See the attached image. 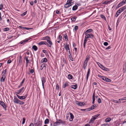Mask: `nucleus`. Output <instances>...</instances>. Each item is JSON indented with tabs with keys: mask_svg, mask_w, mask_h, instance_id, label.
Wrapping results in <instances>:
<instances>
[{
	"mask_svg": "<svg viewBox=\"0 0 126 126\" xmlns=\"http://www.w3.org/2000/svg\"><path fill=\"white\" fill-rule=\"evenodd\" d=\"M45 44V42L44 41H42L40 42L39 43V45H42Z\"/></svg>",
	"mask_w": 126,
	"mask_h": 126,
	"instance_id": "nucleus-37",
	"label": "nucleus"
},
{
	"mask_svg": "<svg viewBox=\"0 0 126 126\" xmlns=\"http://www.w3.org/2000/svg\"><path fill=\"white\" fill-rule=\"evenodd\" d=\"M11 62V61L10 60L8 61L7 63H10Z\"/></svg>",
	"mask_w": 126,
	"mask_h": 126,
	"instance_id": "nucleus-63",
	"label": "nucleus"
},
{
	"mask_svg": "<svg viewBox=\"0 0 126 126\" xmlns=\"http://www.w3.org/2000/svg\"><path fill=\"white\" fill-rule=\"evenodd\" d=\"M98 102L99 103H100L101 102V100L100 98H98Z\"/></svg>",
	"mask_w": 126,
	"mask_h": 126,
	"instance_id": "nucleus-45",
	"label": "nucleus"
},
{
	"mask_svg": "<svg viewBox=\"0 0 126 126\" xmlns=\"http://www.w3.org/2000/svg\"><path fill=\"white\" fill-rule=\"evenodd\" d=\"M68 86V83L67 82H65L63 85V88H65L66 87Z\"/></svg>",
	"mask_w": 126,
	"mask_h": 126,
	"instance_id": "nucleus-30",
	"label": "nucleus"
},
{
	"mask_svg": "<svg viewBox=\"0 0 126 126\" xmlns=\"http://www.w3.org/2000/svg\"><path fill=\"white\" fill-rule=\"evenodd\" d=\"M13 102L15 103L19 104L20 105L23 104L24 103V102H22L16 97L14 98L13 99Z\"/></svg>",
	"mask_w": 126,
	"mask_h": 126,
	"instance_id": "nucleus-1",
	"label": "nucleus"
},
{
	"mask_svg": "<svg viewBox=\"0 0 126 126\" xmlns=\"http://www.w3.org/2000/svg\"><path fill=\"white\" fill-rule=\"evenodd\" d=\"M96 106L94 105H93L91 108H89L88 109H87L86 110V111H90V110L94 109L95 107H96Z\"/></svg>",
	"mask_w": 126,
	"mask_h": 126,
	"instance_id": "nucleus-13",
	"label": "nucleus"
},
{
	"mask_svg": "<svg viewBox=\"0 0 126 126\" xmlns=\"http://www.w3.org/2000/svg\"><path fill=\"white\" fill-rule=\"evenodd\" d=\"M26 13H27V11L25 12H24V13H23V14H21V15L22 16H25L26 14Z\"/></svg>",
	"mask_w": 126,
	"mask_h": 126,
	"instance_id": "nucleus-47",
	"label": "nucleus"
},
{
	"mask_svg": "<svg viewBox=\"0 0 126 126\" xmlns=\"http://www.w3.org/2000/svg\"><path fill=\"white\" fill-rule=\"evenodd\" d=\"M104 45L105 46H106L108 45V43L107 42H105L104 43Z\"/></svg>",
	"mask_w": 126,
	"mask_h": 126,
	"instance_id": "nucleus-51",
	"label": "nucleus"
},
{
	"mask_svg": "<svg viewBox=\"0 0 126 126\" xmlns=\"http://www.w3.org/2000/svg\"><path fill=\"white\" fill-rule=\"evenodd\" d=\"M49 122V120L47 119L45 120V124H48V123Z\"/></svg>",
	"mask_w": 126,
	"mask_h": 126,
	"instance_id": "nucleus-34",
	"label": "nucleus"
},
{
	"mask_svg": "<svg viewBox=\"0 0 126 126\" xmlns=\"http://www.w3.org/2000/svg\"><path fill=\"white\" fill-rule=\"evenodd\" d=\"M34 72V71L33 70V69H31L30 70V73H33Z\"/></svg>",
	"mask_w": 126,
	"mask_h": 126,
	"instance_id": "nucleus-58",
	"label": "nucleus"
},
{
	"mask_svg": "<svg viewBox=\"0 0 126 126\" xmlns=\"http://www.w3.org/2000/svg\"><path fill=\"white\" fill-rule=\"evenodd\" d=\"M97 63L99 66L103 70L107 71L108 70V69L104 66L103 65L101 64L100 63L98 62Z\"/></svg>",
	"mask_w": 126,
	"mask_h": 126,
	"instance_id": "nucleus-4",
	"label": "nucleus"
},
{
	"mask_svg": "<svg viewBox=\"0 0 126 126\" xmlns=\"http://www.w3.org/2000/svg\"><path fill=\"white\" fill-rule=\"evenodd\" d=\"M87 38L85 37L84 40V43H83V47H84L85 48V44L86 43V42L87 41Z\"/></svg>",
	"mask_w": 126,
	"mask_h": 126,
	"instance_id": "nucleus-22",
	"label": "nucleus"
},
{
	"mask_svg": "<svg viewBox=\"0 0 126 126\" xmlns=\"http://www.w3.org/2000/svg\"><path fill=\"white\" fill-rule=\"evenodd\" d=\"M21 57L20 56L18 60V64L19 65H20L22 63Z\"/></svg>",
	"mask_w": 126,
	"mask_h": 126,
	"instance_id": "nucleus-16",
	"label": "nucleus"
},
{
	"mask_svg": "<svg viewBox=\"0 0 126 126\" xmlns=\"http://www.w3.org/2000/svg\"><path fill=\"white\" fill-rule=\"evenodd\" d=\"M56 89L58 90H59V86L57 84L56 85Z\"/></svg>",
	"mask_w": 126,
	"mask_h": 126,
	"instance_id": "nucleus-50",
	"label": "nucleus"
},
{
	"mask_svg": "<svg viewBox=\"0 0 126 126\" xmlns=\"http://www.w3.org/2000/svg\"><path fill=\"white\" fill-rule=\"evenodd\" d=\"M56 14H59V12L58 10H57L56 11Z\"/></svg>",
	"mask_w": 126,
	"mask_h": 126,
	"instance_id": "nucleus-64",
	"label": "nucleus"
},
{
	"mask_svg": "<svg viewBox=\"0 0 126 126\" xmlns=\"http://www.w3.org/2000/svg\"><path fill=\"white\" fill-rule=\"evenodd\" d=\"M74 30L75 31H76L78 29V27L77 26H75L74 28Z\"/></svg>",
	"mask_w": 126,
	"mask_h": 126,
	"instance_id": "nucleus-49",
	"label": "nucleus"
},
{
	"mask_svg": "<svg viewBox=\"0 0 126 126\" xmlns=\"http://www.w3.org/2000/svg\"><path fill=\"white\" fill-rule=\"evenodd\" d=\"M32 48L35 51H36L37 49V47L35 45L33 46L32 47Z\"/></svg>",
	"mask_w": 126,
	"mask_h": 126,
	"instance_id": "nucleus-26",
	"label": "nucleus"
},
{
	"mask_svg": "<svg viewBox=\"0 0 126 126\" xmlns=\"http://www.w3.org/2000/svg\"><path fill=\"white\" fill-rule=\"evenodd\" d=\"M92 30L91 29H89L88 30H87L86 32H85V34H88V33L90 32H91L92 31Z\"/></svg>",
	"mask_w": 126,
	"mask_h": 126,
	"instance_id": "nucleus-20",
	"label": "nucleus"
},
{
	"mask_svg": "<svg viewBox=\"0 0 126 126\" xmlns=\"http://www.w3.org/2000/svg\"><path fill=\"white\" fill-rule=\"evenodd\" d=\"M111 120V118L110 117H108L105 120V122H109Z\"/></svg>",
	"mask_w": 126,
	"mask_h": 126,
	"instance_id": "nucleus-19",
	"label": "nucleus"
},
{
	"mask_svg": "<svg viewBox=\"0 0 126 126\" xmlns=\"http://www.w3.org/2000/svg\"><path fill=\"white\" fill-rule=\"evenodd\" d=\"M17 96L21 100H23L25 99L27 96V95H26L24 96H20L18 95L17 94Z\"/></svg>",
	"mask_w": 126,
	"mask_h": 126,
	"instance_id": "nucleus-7",
	"label": "nucleus"
},
{
	"mask_svg": "<svg viewBox=\"0 0 126 126\" xmlns=\"http://www.w3.org/2000/svg\"><path fill=\"white\" fill-rule=\"evenodd\" d=\"M62 123V121H61V120H58V121L56 122H55L54 124V125H58L60 124H61Z\"/></svg>",
	"mask_w": 126,
	"mask_h": 126,
	"instance_id": "nucleus-12",
	"label": "nucleus"
},
{
	"mask_svg": "<svg viewBox=\"0 0 126 126\" xmlns=\"http://www.w3.org/2000/svg\"><path fill=\"white\" fill-rule=\"evenodd\" d=\"M65 48L66 51H68L69 53V55H70L71 54L70 53V50L69 47V45H67L65 46Z\"/></svg>",
	"mask_w": 126,
	"mask_h": 126,
	"instance_id": "nucleus-6",
	"label": "nucleus"
},
{
	"mask_svg": "<svg viewBox=\"0 0 126 126\" xmlns=\"http://www.w3.org/2000/svg\"><path fill=\"white\" fill-rule=\"evenodd\" d=\"M30 39H25V41H23V42H21V44H24V43H26Z\"/></svg>",
	"mask_w": 126,
	"mask_h": 126,
	"instance_id": "nucleus-33",
	"label": "nucleus"
},
{
	"mask_svg": "<svg viewBox=\"0 0 126 126\" xmlns=\"http://www.w3.org/2000/svg\"><path fill=\"white\" fill-rule=\"evenodd\" d=\"M25 118H23L22 123V124H24V123L25 122Z\"/></svg>",
	"mask_w": 126,
	"mask_h": 126,
	"instance_id": "nucleus-52",
	"label": "nucleus"
},
{
	"mask_svg": "<svg viewBox=\"0 0 126 126\" xmlns=\"http://www.w3.org/2000/svg\"><path fill=\"white\" fill-rule=\"evenodd\" d=\"M59 39L61 40V39H62V36L61 35H60L59 36Z\"/></svg>",
	"mask_w": 126,
	"mask_h": 126,
	"instance_id": "nucleus-57",
	"label": "nucleus"
},
{
	"mask_svg": "<svg viewBox=\"0 0 126 126\" xmlns=\"http://www.w3.org/2000/svg\"><path fill=\"white\" fill-rule=\"evenodd\" d=\"M3 8V6L2 4L0 5V10H1Z\"/></svg>",
	"mask_w": 126,
	"mask_h": 126,
	"instance_id": "nucleus-46",
	"label": "nucleus"
},
{
	"mask_svg": "<svg viewBox=\"0 0 126 126\" xmlns=\"http://www.w3.org/2000/svg\"><path fill=\"white\" fill-rule=\"evenodd\" d=\"M100 16L102 18L104 19L105 20H106V18L104 15H101Z\"/></svg>",
	"mask_w": 126,
	"mask_h": 126,
	"instance_id": "nucleus-41",
	"label": "nucleus"
},
{
	"mask_svg": "<svg viewBox=\"0 0 126 126\" xmlns=\"http://www.w3.org/2000/svg\"><path fill=\"white\" fill-rule=\"evenodd\" d=\"M47 60L46 58H45L42 59L41 60V62L42 63L46 62H47Z\"/></svg>",
	"mask_w": 126,
	"mask_h": 126,
	"instance_id": "nucleus-25",
	"label": "nucleus"
},
{
	"mask_svg": "<svg viewBox=\"0 0 126 126\" xmlns=\"http://www.w3.org/2000/svg\"><path fill=\"white\" fill-rule=\"evenodd\" d=\"M9 29L8 28H5L4 29V31H9Z\"/></svg>",
	"mask_w": 126,
	"mask_h": 126,
	"instance_id": "nucleus-43",
	"label": "nucleus"
},
{
	"mask_svg": "<svg viewBox=\"0 0 126 126\" xmlns=\"http://www.w3.org/2000/svg\"><path fill=\"white\" fill-rule=\"evenodd\" d=\"M77 6V7L78 6L80 5V3H76L75 4Z\"/></svg>",
	"mask_w": 126,
	"mask_h": 126,
	"instance_id": "nucleus-61",
	"label": "nucleus"
},
{
	"mask_svg": "<svg viewBox=\"0 0 126 126\" xmlns=\"http://www.w3.org/2000/svg\"><path fill=\"white\" fill-rule=\"evenodd\" d=\"M23 28L24 29H25L27 30H29L30 29H32V28H27V27H23Z\"/></svg>",
	"mask_w": 126,
	"mask_h": 126,
	"instance_id": "nucleus-55",
	"label": "nucleus"
},
{
	"mask_svg": "<svg viewBox=\"0 0 126 126\" xmlns=\"http://www.w3.org/2000/svg\"><path fill=\"white\" fill-rule=\"evenodd\" d=\"M72 5V4L70 3V4L67 3L66 4L64 5V7L65 8H67Z\"/></svg>",
	"mask_w": 126,
	"mask_h": 126,
	"instance_id": "nucleus-23",
	"label": "nucleus"
},
{
	"mask_svg": "<svg viewBox=\"0 0 126 126\" xmlns=\"http://www.w3.org/2000/svg\"><path fill=\"white\" fill-rule=\"evenodd\" d=\"M72 0H68L67 2V3L70 4L71 3L72 4H72L73 3V2H72Z\"/></svg>",
	"mask_w": 126,
	"mask_h": 126,
	"instance_id": "nucleus-35",
	"label": "nucleus"
},
{
	"mask_svg": "<svg viewBox=\"0 0 126 126\" xmlns=\"http://www.w3.org/2000/svg\"><path fill=\"white\" fill-rule=\"evenodd\" d=\"M30 60H28V61L27 62H26V63H27V64L28 63H30Z\"/></svg>",
	"mask_w": 126,
	"mask_h": 126,
	"instance_id": "nucleus-60",
	"label": "nucleus"
},
{
	"mask_svg": "<svg viewBox=\"0 0 126 126\" xmlns=\"http://www.w3.org/2000/svg\"><path fill=\"white\" fill-rule=\"evenodd\" d=\"M123 5L120 2L118 5V7H120L121 6H122Z\"/></svg>",
	"mask_w": 126,
	"mask_h": 126,
	"instance_id": "nucleus-53",
	"label": "nucleus"
},
{
	"mask_svg": "<svg viewBox=\"0 0 126 126\" xmlns=\"http://www.w3.org/2000/svg\"><path fill=\"white\" fill-rule=\"evenodd\" d=\"M126 8V6H124L120 8L117 12L116 14L117 15V16H116V17H117L119 15V14L123 12L124 10Z\"/></svg>",
	"mask_w": 126,
	"mask_h": 126,
	"instance_id": "nucleus-3",
	"label": "nucleus"
},
{
	"mask_svg": "<svg viewBox=\"0 0 126 126\" xmlns=\"http://www.w3.org/2000/svg\"><path fill=\"white\" fill-rule=\"evenodd\" d=\"M100 115V114H97L95 115H94L93 117L94 118V119H95V120Z\"/></svg>",
	"mask_w": 126,
	"mask_h": 126,
	"instance_id": "nucleus-36",
	"label": "nucleus"
},
{
	"mask_svg": "<svg viewBox=\"0 0 126 126\" xmlns=\"http://www.w3.org/2000/svg\"><path fill=\"white\" fill-rule=\"evenodd\" d=\"M90 57L89 56H88V57H86L85 60L84 62L83 65V67L84 70H85L86 67L87 65V63L88 61L89 60Z\"/></svg>",
	"mask_w": 126,
	"mask_h": 126,
	"instance_id": "nucleus-2",
	"label": "nucleus"
},
{
	"mask_svg": "<svg viewBox=\"0 0 126 126\" xmlns=\"http://www.w3.org/2000/svg\"><path fill=\"white\" fill-rule=\"evenodd\" d=\"M122 125L123 126H126V120H125L122 123Z\"/></svg>",
	"mask_w": 126,
	"mask_h": 126,
	"instance_id": "nucleus-31",
	"label": "nucleus"
},
{
	"mask_svg": "<svg viewBox=\"0 0 126 126\" xmlns=\"http://www.w3.org/2000/svg\"><path fill=\"white\" fill-rule=\"evenodd\" d=\"M25 80V79L24 78L23 79V80H22V81L21 82L20 84V86H21L22 85L23 83V82Z\"/></svg>",
	"mask_w": 126,
	"mask_h": 126,
	"instance_id": "nucleus-44",
	"label": "nucleus"
},
{
	"mask_svg": "<svg viewBox=\"0 0 126 126\" xmlns=\"http://www.w3.org/2000/svg\"><path fill=\"white\" fill-rule=\"evenodd\" d=\"M76 104L79 106H82L85 105V103H83V102H77L76 103Z\"/></svg>",
	"mask_w": 126,
	"mask_h": 126,
	"instance_id": "nucleus-11",
	"label": "nucleus"
},
{
	"mask_svg": "<svg viewBox=\"0 0 126 126\" xmlns=\"http://www.w3.org/2000/svg\"><path fill=\"white\" fill-rule=\"evenodd\" d=\"M2 77L0 79V81L1 82H3L4 81L6 76L4 74H2Z\"/></svg>",
	"mask_w": 126,
	"mask_h": 126,
	"instance_id": "nucleus-15",
	"label": "nucleus"
},
{
	"mask_svg": "<svg viewBox=\"0 0 126 126\" xmlns=\"http://www.w3.org/2000/svg\"><path fill=\"white\" fill-rule=\"evenodd\" d=\"M68 78L69 79H72V76L70 74H69L68 76Z\"/></svg>",
	"mask_w": 126,
	"mask_h": 126,
	"instance_id": "nucleus-40",
	"label": "nucleus"
},
{
	"mask_svg": "<svg viewBox=\"0 0 126 126\" xmlns=\"http://www.w3.org/2000/svg\"><path fill=\"white\" fill-rule=\"evenodd\" d=\"M102 79L104 80L107 82H110L111 81V80L108 78L104 77H102Z\"/></svg>",
	"mask_w": 126,
	"mask_h": 126,
	"instance_id": "nucleus-9",
	"label": "nucleus"
},
{
	"mask_svg": "<svg viewBox=\"0 0 126 126\" xmlns=\"http://www.w3.org/2000/svg\"><path fill=\"white\" fill-rule=\"evenodd\" d=\"M90 68H89L88 70V71L87 73V77H86V81L88 80V77L89 76L90 74Z\"/></svg>",
	"mask_w": 126,
	"mask_h": 126,
	"instance_id": "nucleus-18",
	"label": "nucleus"
},
{
	"mask_svg": "<svg viewBox=\"0 0 126 126\" xmlns=\"http://www.w3.org/2000/svg\"><path fill=\"white\" fill-rule=\"evenodd\" d=\"M0 104L5 109V110H6V106L4 103L2 101H0Z\"/></svg>",
	"mask_w": 126,
	"mask_h": 126,
	"instance_id": "nucleus-8",
	"label": "nucleus"
},
{
	"mask_svg": "<svg viewBox=\"0 0 126 126\" xmlns=\"http://www.w3.org/2000/svg\"><path fill=\"white\" fill-rule=\"evenodd\" d=\"M95 120V119H94V118L92 117L91 119L90 120V122H89V123H93V122L94 121V120Z\"/></svg>",
	"mask_w": 126,
	"mask_h": 126,
	"instance_id": "nucleus-32",
	"label": "nucleus"
},
{
	"mask_svg": "<svg viewBox=\"0 0 126 126\" xmlns=\"http://www.w3.org/2000/svg\"><path fill=\"white\" fill-rule=\"evenodd\" d=\"M78 8V7L76 5L73 6L72 8V10L73 11L76 10Z\"/></svg>",
	"mask_w": 126,
	"mask_h": 126,
	"instance_id": "nucleus-29",
	"label": "nucleus"
},
{
	"mask_svg": "<svg viewBox=\"0 0 126 126\" xmlns=\"http://www.w3.org/2000/svg\"><path fill=\"white\" fill-rule=\"evenodd\" d=\"M70 118H69V120L70 121H73V119L74 118V116L71 113H70Z\"/></svg>",
	"mask_w": 126,
	"mask_h": 126,
	"instance_id": "nucleus-17",
	"label": "nucleus"
},
{
	"mask_svg": "<svg viewBox=\"0 0 126 126\" xmlns=\"http://www.w3.org/2000/svg\"><path fill=\"white\" fill-rule=\"evenodd\" d=\"M42 86L43 88L44 87V84L46 82V80L45 78L44 77H43L41 79Z\"/></svg>",
	"mask_w": 126,
	"mask_h": 126,
	"instance_id": "nucleus-10",
	"label": "nucleus"
},
{
	"mask_svg": "<svg viewBox=\"0 0 126 126\" xmlns=\"http://www.w3.org/2000/svg\"><path fill=\"white\" fill-rule=\"evenodd\" d=\"M30 4L31 5H32L33 4V1H31L30 2Z\"/></svg>",
	"mask_w": 126,
	"mask_h": 126,
	"instance_id": "nucleus-62",
	"label": "nucleus"
},
{
	"mask_svg": "<svg viewBox=\"0 0 126 126\" xmlns=\"http://www.w3.org/2000/svg\"><path fill=\"white\" fill-rule=\"evenodd\" d=\"M64 37L65 38V40L66 41H67L68 40L67 35V33L64 34Z\"/></svg>",
	"mask_w": 126,
	"mask_h": 126,
	"instance_id": "nucleus-21",
	"label": "nucleus"
},
{
	"mask_svg": "<svg viewBox=\"0 0 126 126\" xmlns=\"http://www.w3.org/2000/svg\"><path fill=\"white\" fill-rule=\"evenodd\" d=\"M76 18H77L76 17V16H75L73 17L72 18H71V20L72 21H75L76 20Z\"/></svg>",
	"mask_w": 126,
	"mask_h": 126,
	"instance_id": "nucleus-38",
	"label": "nucleus"
},
{
	"mask_svg": "<svg viewBox=\"0 0 126 126\" xmlns=\"http://www.w3.org/2000/svg\"><path fill=\"white\" fill-rule=\"evenodd\" d=\"M46 65L44 63L42 64L41 65L40 67V69L41 70H42L43 69L44 67L45 66H46L45 65Z\"/></svg>",
	"mask_w": 126,
	"mask_h": 126,
	"instance_id": "nucleus-27",
	"label": "nucleus"
},
{
	"mask_svg": "<svg viewBox=\"0 0 126 126\" xmlns=\"http://www.w3.org/2000/svg\"><path fill=\"white\" fill-rule=\"evenodd\" d=\"M112 101L115 103H119V102L118 101L116 100H112Z\"/></svg>",
	"mask_w": 126,
	"mask_h": 126,
	"instance_id": "nucleus-48",
	"label": "nucleus"
},
{
	"mask_svg": "<svg viewBox=\"0 0 126 126\" xmlns=\"http://www.w3.org/2000/svg\"><path fill=\"white\" fill-rule=\"evenodd\" d=\"M71 87L74 89H76L77 88V85L76 84L75 85H72L71 86Z\"/></svg>",
	"mask_w": 126,
	"mask_h": 126,
	"instance_id": "nucleus-24",
	"label": "nucleus"
},
{
	"mask_svg": "<svg viewBox=\"0 0 126 126\" xmlns=\"http://www.w3.org/2000/svg\"><path fill=\"white\" fill-rule=\"evenodd\" d=\"M69 58L71 61H73V59L71 56L70 57V56Z\"/></svg>",
	"mask_w": 126,
	"mask_h": 126,
	"instance_id": "nucleus-59",
	"label": "nucleus"
},
{
	"mask_svg": "<svg viewBox=\"0 0 126 126\" xmlns=\"http://www.w3.org/2000/svg\"><path fill=\"white\" fill-rule=\"evenodd\" d=\"M7 69H5V70L3 71L2 73V74H4L5 75L7 71Z\"/></svg>",
	"mask_w": 126,
	"mask_h": 126,
	"instance_id": "nucleus-42",
	"label": "nucleus"
},
{
	"mask_svg": "<svg viewBox=\"0 0 126 126\" xmlns=\"http://www.w3.org/2000/svg\"><path fill=\"white\" fill-rule=\"evenodd\" d=\"M47 42L49 43V44L50 45L49 46H48L49 47H50L52 45V43L51 41L50 40H47Z\"/></svg>",
	"mask_w": 126,
	"mask_h": 126,
	"instance_id": "nucleus-28",
	"label": "nucleus"
},
{
	"mask_svg": "<svg viewBox=\"0 0 126 126\" xmlns=\"http://www.w3.org/2000/svg\"><path fill=\"white\" fill-rule=\"evenodd\" d=\"M47 38H48V39L49 38V37H48V36H46V37H44L43 38V39L45 40V39H47Z\"/></svg>",
	"mask_w": 126,
	"mask_h": 126,
	"instance_id": "nucleus-54",
	"label": "nucleus"
},
{
	"mask_svg": "<svg viewBox=\"0 0 126 126\" xmlns=\"http://www.w3.org/2000/svg\"><path fill=\"white\" fill-rule=\"evenodd\" d=\"M86 35L85 37L87 38V39L89 38H90L92 39H93L94 37V36L93 34H85Z\"/></svg>",
	"mask_w": 126,
	"mask_h": 126,
	"instance_id": "nucleus-5",
	"label": "nucleus"
},
{
	"mask_svg": "<svg viewBox=\"0 0 126 126\" xmlns=\"http://www.w3.org/2000/svg\"><path fill=\"white\" fill-rule=\"evenodd\" d=\"M24 89V87H22L21 89H20V90H18L17 91V92H16V94H19L20 93H21V92H22L23 90V89Z\"/></svg>",
	"mask_w": 126,
	"mask_h": 126,
	"instance_id": "nucleus-14",
	"label": "nucleus"
},
{
	"mask_svg": "<svg viewBox=\"0 0 126 126\" xmlns=\"http://www.w3.org/2000/svg\"><path fill=\"white\" fill-rule=\"evenodd\" d=\"M109 126L110 125L109 124L106 123L102 124L101 126Z\"/></svg>",
	"mask_w": 126,
	"mask_h": 126,
	"instance_id": "nucleus-39",
	"label": "nucleus"
},
{
	"mask_svg": "<svg viewBox=\"0 0 126 126\" xmlns=\"http://www.w3.org/2000/svg\"><path fill=\"white\" fill-rule=\"evenodd\" d=\"M121 2L122 3V4H123V5L125 4V1H124V0H123V1H121Z\"/></svg>",
	"mask_w": 126,
	"mask_h": 126,
	"instance_id": "nucleus-56",
	"label": "nucleus"
}]
</instances>
